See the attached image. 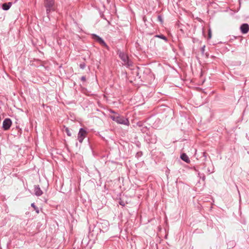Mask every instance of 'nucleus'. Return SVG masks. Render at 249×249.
Returning <instances> with one entry per match:
<instances>
[{"mask_svg": "<svg viewBox=\"0 0 249 249\" xmlns=\"http://www.w3.org/2000/svg\"><path fill=\"white\" fill-rule=\"evenodd\" d=\"M117 54L123 62L124 65L126 66L127 68H129L132 66L133 63L126 53L118 49L117 51Z\"/></svg>", "mask_w": 249, "mask_h": 249, "instance_id": "obj_1", "label": "nucleus"}, {"mask_svg": "<svg viewBox=\"0 0 249 249\" xmlns=\"http://www.w3.org/2000/svg\"><path fill=\"white\" fill-rule=\"evenodd\" d=\"M110 118L117 124L126 125L128 126L130 124L129 121L127 118H125L123 116H121L119 114L116 115H110Z\"/></svg>", "mask_w": 249, "mask_h": 249, "instance_id": "obj_2", "label": "nucleus"}, {"mask_svg": "<svg viewBox=\"0 0 249 249\" xmlns=\"http://www.w3.org/2000/svg\"><path fill=\"white\" fill-rule=\"evenodd\" d=\"M54 5V0H44V6L46 8L47 15L55 10Z\"/></svg>", "mask_w": 249, "mask_h": 249, "instance_id": "obj_3", "label": "nucleus"}, {"mask_svg": "<svg viewBox=\"0 0 249 249\" xmlns=\"http://www.w3.org/2000/svg\"><path fill=\"white\" fill-rule=\"evenodd\" d=\"M87 131L84 128H80L77 136V140L80 143H82L84 139L86 137Z\"/></svg>", "mask_w": 249, "mask_h": 249, "instance_id": "obj_4", "label": "nucleus"}, {"mask_svg": "<svg viewBox=\"0 0 249 249\" xmlns=\"http://www.w3.org/2000/svg\"><path fill=\"white\" fill-rule=\"evenodd\" d=\"M144 140L148 143H156L157 139L156 135L150 133L149 135H147L144 136Z\"/></svg>", "mask_w": 249, "mask_h": 249, "instance_id": "obj_5", "label": "nucleus"}, {"mask_svg": "<svg viewBox=\"0 0 249 249\" xmlns=\"http://www.w3.org/2000/svg\"><path fill=\"white\" fill-rule=\"evenodd\" d=\"M12 125V121L9 118L5 119L2 123V128L4 130H8Z\"/></svg>", "mask_w": 249, "mask_h": 249, "instance_id": "obj_6", "label": "nucleus"}, {"mask_svg": "<svg viewBox=\"0 0 249 249\" xmlns=\"http://www.w3.org/2000/svg\"><path fill=\"white\" fill-rule=\"evenodd\" d=\"M108 224L107 221H103L102 222H97L96 227L99 229L100 231H104L103 229H105L106 230H107V225Z\"/></svg>", "mask_w": 249, "mask_h": 249, "instance_id": "obj_7", "label": "nucleus"}, {"mask_svg": "<svg viewBox=\"0 0 249 249\" xmlns=\"http://www.w3.org/2000/svg\"><path fill=\"white\" fill-rule=\"evenodd\" d=\"M43 194V191L41 190L38 185H34V194L37 196H41Z\"/></svg>", "mask_w": 249, "mask_h": 249, "instance_id": "obj_8", "label": "nucleus"}, {"mask_svg": "<svg viewBox=\"0 0 249 249\" xmlns=\"http://www.w3.org/2000/svg\"><path fill=\"white\" fill-rule=\"evenodd\" d=\"M240 30L242 34H247L249 31V25L248 23H243L240 26Z\"/></svg>", "mask_w": 249, "mask_h": 249, "instance_id": "obj_9", "label": "nucleus"}, {"mask_svg": "<svg viewBox=\"0 0 249 249\" xmlns=\"http://www.w3.org/2000/svg\"><path fill=\"white\" fill-rule=\"evenodd\" d=\"M91 36L92 38L100 44L104 40V39L102 37H101L100 36H99L95 34H91Z\"/></svg>", "mask_w": 249, "mask_h": 249, "instance_id": "obj_10", "label": "nucleus"}, {"mask_svg": "<svg viewBox=\"0 0 249 249\" xmlns=\"http://www.w3.org/2000/svg\"><path fill=\"white\" fill-rule=\"evenodd\" d=\"M12 5V2L3 3L1 5V8H2V10H3L4 11H7L10 8Z\"/></svg>", "mask_w": 249, "mask_h": 249, "instance_id": "obj_11", "label": "nucleus"}, {"mask_svg": "<svg viewBox=\"0 0 249 249\" xmlns=\"http://www.w3.org/2000/svg\"><path fill=\"white\" fill-rule=\"evenodd\" d=\"M180 159L186 163H188L190 162L188 156L185 153H183L180 155Z\"/></svg>", "mask_w": 249, "mask_h": 249, "instance_id": "obj_12", "label": "nucleus"}, {"mask_svg": "<svg viewBox=\"0 0 249 249\" xmlns=\"http://www.w3.org/2000/svg\"><path fill=\"white\" fill-rule=\"evenodd\" d=\"M140 130L142 133H145L146 135H149L151 133L149 128L144 125L140 129Z\"/></svg>", "mask_w": 249, "mask_h": 249, "instance_id": "obj_13", "label": "nucleus"}, {"mask_svg": "<svg viewBox=\"0 0 249 249\" xmlns=\"http://www.w3.org/2000/svg\"><path fill=\"white\" fill-rule=\"evenodd\" d=\"M155 37H157V38L162 39L164 40L166 42H168L167 38L165 36H164L162 34L156 35L155 36Z\"/></svg>", "mask_w": 249, "mask_h": 249, "instance_id": "obj_14", "label": "nucleus"}, {"mask_svg": "<svg viewBox=\"0 0 249 249\" xmlns=\"http://www.w3.org/2000/svg\"><path fill=\"white\" fill-rule=\"evenodd\" d=\"M31 207H33L34 210L36 211V213H38L39 212V209L37 207H36L34 203H32L31 205Z\"/></svg>", "mask_w": 249, "mask_h": 249, "instance_id": "obj_15", "label": "nucleus"}, {"mask_svg": "<svg viewBox=\"0 0 249 249\" xmlns=\"http://www.w3.org/2000/svg\"><path fill=\"white\" fill-rule=\"evenodd\" d=\"M100 45L102 46H103L104 47H105L108 50H109V46L107 44V43L105 42L104 40H103L100 44Z\"/></svg>", "mask_w": 249, "mask_h": 249, "instance_id": "obj_16", "label": "nucleus"}, {"mask_svg": "<svg viewBox=\"0 0 249 249\" xmlns=\"http://www.w3.org/2000/svg\"><path fill=\"white\" fill-rule=\"evenodd\" d=\"M198 176L200 178H202L203 180H205L206 178L205 176L203 173H200V172H198Z\"/></svg>", "mask_w": 249, "mask_h": 249, "instance_id": "obj_17", "label": "nucleus"}, {"mask_svg": "<svg viewBox=\"0 0 249 249\" xmlns=\"http://www.w3.org/2000/svg\"><path fill=\"white\" fill-rule=\"evenodd\" d=\"M65 131L67 133V135L68 136H71V133L70 132V129H69V128L68 127H66L65 128Z\"/></svg>", "mask_w": 249, "mask_h": 249, "instance_id": "obj_18", "label": "nucleus"}, {"mask_svg": "<svg viewBox=\"0 0 249 249\" xmlns=\"http://www.w3.org/2000/svg\"><path fill=\"white\" fill-rule=\"evenodd\" d=\"M137 125L141 128L144 126V124L142 122L140 121L137 123Z\"/></svg>", "mask_w": 249, "mask_h": 249, "instance_id": "obj_19", "label": "nucleus"}, {"mask_svg": "<svg viewBox=\"0 0 249 249\" xmlns=\"http://www.w3.org/2000/svg\"><path fill=\"white\" fill-rule=\"evenodd\" d=\"M79 67L82 70L84 69L86 67V64L84 62L80 63L79 65Z\"/></svg>", "mask_w": 249, "mask_h": 249, "instance_id": "obj_20", "label": "nucleus"}, {"mask_svg": "<svg viewBox=\"0 0 249 249\" xmlns=\"http://www.w3.org/2000/svg\"><path fill=\"white\" fill-rule=\"evenodd\" d=\"M142 155V153L141 151L138 152L136 154V157L139 158Z\"/></svg>", "mask_w": 249, "mask_h": 249, "instance_id": "obj_21", "label": "nucleus"}, {"mask_svg": "<svg viewBox=\"0 0 249 249\" xmlns=\"http://www.w3.org/2000/svg\"><path fill=\"white\" fill-rule=\"evenodd\" d=\"M228 244L229 246H230V247H231L232 248L235 246V242L232 241H230Z\"/></svg>", "mask_w": 249, "mask_h": 249, "instance_id": "obj_22", "label": "nucleus"}, {"mask_svg": "<svg viewBox=\"0 0 249 249\" xmlns=\"http://www.w3.org/2000/svg\"><path fill=\"white\" fill-rule=\"evenodd\" d=\"M158 19L159 21H160L161 23H163V20L162 19V17L161 15H158Z\"/></svg>", "mask_w": 249, "mask_h": 249, "instance_id": "obj_23", "label": "nucleus"}, {"mask_svg": "<svg viewBox=\"0 0 249 249\" xmlns=\"http://www.w3.org/2000/svg\"><path fill=\"white\" fill-rule=\"evenodd\" d=\"M214 172V168L213 167L212 170H211L209 168H208L207 169V172L208 174H211Z\"/></svg>", "mask_w": 249, "mask_h": 249, "instance_id": "obj_24", "label": "nucleus"}, {"mask_svg": "<svg viewBox=\"0 0 249 249\" xmlns=\"http://www.w3.org/2000/svg\"><path fill=\"white\" fill-rule=\"evenodd\" d=\"M205 46L204 45L203 47L201 48V52L202 54H204L205 52Z\"/></svg>", "mask_w": 249, "mask_h": 249, "instance_id": "obj_25", "label": "nucleus"}, {"mask_svg": "<svg viewBox=\"0 0 249 249\" xmlns=\"http://www.w3.org/2000/svg\"><path fill=\"white\" fill-rule=\"evenodd\" d=\"M81 80L83 82H85L86 80V76H82L81 78Z\"/></svg>", "mask_w": 249, "mask_h": 249, "instance_id": "obj_26", "label": "nucleus"}, {"mask_svg": "<svg viewBox=\"0 0 249 249\" xmlns=\"http://www.w3.org/2000/svg\"><path fill=\"white\" fill-rule=\"evenodd\" d=\"M109 112L111 113H113L114 114V115H116L117 114H118L117 113H116L114 110H112V109H110L109 110Z\"/></svg>", "mask_w": 249, "mask_h": 249, "instance_id": "obj_27", "label": "nucleus"}, {"mask_svg": "<svg viewBox=\"0 0 249 249\" xmlns=\"http://www.w3.org/2000/svg\"><path fill=\"white\" fill-rule=\"evenodd\" d=\"M209 38H211V36H212V33H211V30L210 29L209 31Z\"/></svg>", "mask_w": 249, "mask_h": 249, "instance_id": "obj_28", "label": "nucleus"}, {"mask_svg": "<svg viewBox=\"0 0 249 249\" xmlns=\"http://www.w3.org/2000/svg\"><path fill=\"white\" fill-rule=\"evenodd\" d=\"M120 204L122 206H124V203L123 202H120Z\"/></svg>", "mask_w": 249, "mask_h": 249, "instance_id": "obj_29", "label": "nucleus"}, {"mask_svg": "<svg viewBox=\"0 0 249 249\" xmlns=\"http://www.w3.org/2000/svg\"><path fill=\"white\" fill-rule=\"evenodd\" d=\"M203 156L205 157V158H206V153L205 152H203Z\"/></svg>", "mask_w": 249, "mask_h": 249, "instance_id": "obj_30", "label": "nucleus"}, {"mask_svg": "<svg viewBox=\"0 0 249 249\" xmlns=\"http://www.w3.org/2000/svg\"><path fill=\"white\" fill-rule=\"evenodd\" d=\"M206 56L208 57V54H207V53H206Z\"/></svg>", "mask_w": 249, "mask_h": 249, "instance_id": "obj_31", "label": "nucleus"}]
</instances>
